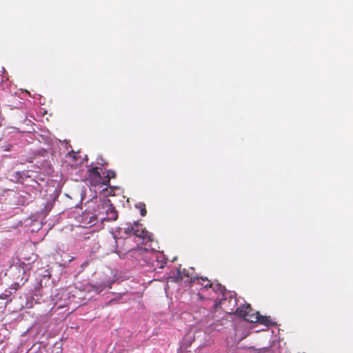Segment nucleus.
<instances>
[{"label": "nucleus", "instance_id": "f257e3e1", "mask_svg": "<svg viewBox=\"0 0 353 353\" xmlns=\"http://www.w3.org/2000/svg\"><path fill=\"white\" fill-rule=\"evenodd\" d=\"M220 305L223 310L228 314H236L238 316L243 319L245 321L248 322V317L252 314H256L253 312L252 308L250 304L243 305L239 307H237L234 310V307L236 305V300L235 298L230 295L229 299L225 297L220 301Z\"/></svg>", "mask_w": 353, "mask_h": 353}, {"label": "nucleus", "instance_id": "f03ea898", "mask_svg": "<svg viewBox=\"0 0 353 353\" xmlns=\"http://www.w3.org/2000/svg\"><path fill=\"white\" fill-rule=\"evenodd\" d=\"M125 250L126 252L124 254H128L137 261L143 260L146 262L151 263L153 265H154V259L159 262V257L161 256L160 253L154 252L139 246L132 249H125Z\"/></svg>", "mask_w": 353, "mask_h": 353}, {"label": "nucleus", "instance_id": "7ed1b4c3", "mask_svg": "<svg viewBox=\"0 0 353 353\" xmlns=\"http://www.w3.org/2000/svg\"><path fill=\"white\" fill-rule=\"evenodd\" d=\"M101 208L103 211L99 212V220L101 223L104 221H113L118 219V212L110 200L105 201L102 204Z\"/></svg>", "mask_w": 353, "mask_h": 353}, {"label": "nucleus", "instance_id": "20e7f679", "mask_svg": "<svg viewBox=\"0 0 353 353\" xmlns=\"http://www.w3.org/2000/svg\"><path fill=\"white\" fill-rule=\"evenodd\" d=\"M125 232H132L134 236L143 239V241L148 243L152 241V234L149 232L145 228H143L141 225L135 224L134 227L127 228Z\"/></svg>", "mask_w": 353, "mask_h": 353}, {"label": "nucleus", "instance_id": "39448f33", "mask_svg": "<svg viewBox=\"0 0 353 353\" xmlns=\"http://www.w3.org/2000/svg\"><path fill=\"white\" fill-rule=\"evenodd\" d=\"M98 170L99 168L97 167L88 170V180L93 186H97L98 185H105L104 178L103 176H101Z\"/></svg>", "mask_w": 353, "mask_h": 353}, {"label": "nucleus", "instance_id": "423d86ee", "mask_svg": "<svg viewBox=\"0 0 353 353\" xmlns=\"http://www.w3.org/2000/svg\"><path fill=\"white\" fill-rule=\"evenodd\" d=\"M248 322L259 323L265 326L274 324V323L272 321L270 316H263L259 312H256V314H252V315L248 317Z\"/></svg>", "mask_w": 353, "mask_h": 353}, {"label": "nucleus", "instance_id": "0eeeda50", "mask_svg": "<svg viewBox=\"0 0 353 353\" xmlns=\"http://www.w3.org/2000/svg\"><path fill=\"white\" fill-rule=\"evenodd\" d=\"M190 283H192V286L194 285H200V290H208V288H210L212 286V282L206 277H199L194 276L190 278Z\"/></svg>", "mask_w": 353, "mask_h": 353}, {"label": "nucleus", "instance_id": "6e6552de", "mask_svg": "<svg viewBox=\"0 0 353 353\" xmlns=\"http://www.w3.org/2000/svg\"><path fill=\"white\" fill-rule=\"evenodd\" d=\"M99 217V214L96 215L89 212L84 213L82 216V219L85 224V227H91L96 225Z\"/></svg>", "mask_w": 353, "mask_h": 353}, {"label": "nucleus", "instance_id": "1a4fd4ad", "mask_svg": "<svg viewBox=\"0 0 353 353\" xmlns=\"http://www.w3.org/2000/svg\"><path fill=\"white\" fill-rule=\"evenodd\" d=\"M103 174L105 185H108L109 184L110 180L111 179H114L116 177V172L112 170H106L105 172H103Z\"/></svg>", "mask_w": 353, "mask_h": 353}, {"label": "nucleus", "instance_id": "9d476101", "mask_svg": "<svg viewBox=\"0 0 353 353\" xmlns=\"http://www.w3.org/2000/svg\"><path fill=\"white\" fill-rule=\"evenodd\" d=\"M210 288H212V291H214L215 293H220V294H223L225 290V287L219 283H217V284L212 283V286Z\"/></svg>", "mask_w": 353, "mask_h": 353}, {"label": "nucleus", "instance_id": "9b49d317", "mask_svg": "<svg viewBox=\"0 0 353 353\" xmlns=\"http://www.w3.org/2000/svg\"><path fill=\"white\" fill-rule=\"evenodd\" d=\"M137 208L140 210V213H141V216H144L146 215L147 210H146L145 204H144V203H139L137 205Z\"/></svg>", "mask_w": 353, "mask_h": 353}, {"label": "nucleus", "instance_id": "f8f14e48", "mask_svg": "<svg viewBox=\"0 0 353 353\" xmlns=\"http://www.w3.org/2000/svg\"><path fill=\"white\" fill-rule=\"evenodd\" d=\"M92 288L97 294H99L104 289V288L102 285H99V286L92 285Z\"/></svg>", "mask_w": 353, "mask_h": 353}, {"label": "nucleus", "instance_id": "ddd939ff", "mask_svg": "<svg viewBox=\"0 0 353 353\" xmlns=\"http://www.w3.org/2000/svg\"><path fill=\"white\" fill-rule=\"evenodd\" d=\"M165 264H166V261H163V260H162V261L160 262L159 268H163L165 266Z\"/></svg>", "mask_w": 353, "mask_h": 353}, {"label": "nucleus", "instance_id": "4468645a", "mask_svg": "<svg viewBox=\"0 0 353 353\" xmlns=\"http://www.w3.org/2000/svg\"><path fill=\"white\" fill-rule=\"evenodd\" d=\"M197 296H198V297L199 298V299H201V300H202V299H204L203 295L202 292H199L197 293Z\"/></svg>", "mask_w": 353, "mask_h": 353}, {"label": "nucleus", "instance_id": "2eb2a0df", "mask_svg": "<svg viewBox=\"0 0 353 353\" xmlns=\"http://www.w3.org/2000/svg\"><path fill=\"white\" fill-rule=\"evenodd\" d=\"M88 265V261H85L82 263L81 266L83 268V267H86L87 265Z\"/></svg>", "mask_w": 353, "mask_h": 353}, {"label": "nucleus", "instance_id": "dca6fc26", "mask_svg": "<svg viewBox=\"0 0 353 353\" xmlns=\"http://www.w3.org/2000/svg\"><path fill=\"white\" fill-rule=\"evenodd\" d=\"M115 301V299H111L110 301H108L107 303H106V305H110L112 302H114Z\"/></svg>", "mask_w": 353, "mask_h": 353}, {"label": "nucleus", "instance_id": "f3484780", "mask_svg": "<svg viewBox=\"0 0 353 353\" xmlns=\"http://www.w3.org/2000/svg\"><path fill=\"white\" fill-rule=\"evenodd\" d=\"M264 352H268L269 351V349H264L263 350Z\"/></svg>", "mask_w": 353, "mask_h": 353}]
</instances>
